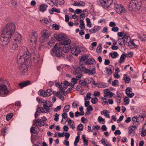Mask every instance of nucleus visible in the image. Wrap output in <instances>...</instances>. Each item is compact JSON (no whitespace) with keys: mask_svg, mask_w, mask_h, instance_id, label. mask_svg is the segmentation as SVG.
I'll return each instance as SVG.
<instances>
[{"mask_svg":"<svg viewBox=\"0 0 146 146\" xmlns=\"http://www.w3.org/2000/svg\"><path fill=\"white\" fill-rule=\"evenodd\" d=\"M15 28V24L12 23H7L3 27L0 37V44L1 45H6L8 44Z\"/></svg>","mask_w":146,"mask_h":146,"instance_id":"obj_1","label":"nucleus"},{"mask_svg":"<svg viewBox=\"0 0 146 146\" xmlns=\"http://www.w3.org/2000/svg\"><path fill=\"white\" fill-rule=\"evenodd\" d=\"M70 45L64 46L62 48L60 45L57 43L53 47L50 51L51 54L53 56H56L57 57H64L65 53L68 52L71 49Z\"/></svg>","mask_w":146,"mask_h":146,"instance_id":"obj_2","label":"nucleus"},{"mask_svg":"<svg viewBox=\"0 0 146 146\" xmlns=\"http://www.w3.org/2000/svg\"><path fill=\"white\" fill-rule=\"evenodd\" d=\"M142 4V0H131L128 5V9L130 11L139 10Z\"/></svg>","mask_w":146,"mask_h":146,"instance_id":"obj_3","label":"nucleus"},{"mask_svg":"<svg viewBox=\"0 0 146 146\" xmlns=\"http://www.w3.org/2000/svg\"><path fill=\"white\" fill-rule=\"evenodd\" d=\"M113 0H98V4L105 9H108L112 4Z\"/></svg>","mask_w":146,"mask_h":146,"instance_id":"obj_4","label":"nucleus"},{"mask_svg":"<svg viewBox=\"0 0 146 146\" xmlns=\"http://www.w3.org/2000/svg\"><path fill=\"white\" fill-rule=\"evenodd\" d=\"M31 56L30 53L27 50V51L25 52L22 55L20 54V58H19V62H22L23 63H26V59L30 58Z\"/></svg>","mask_w":146,"mask_h":146,"instance_id":"obj_5","label":"nucleus"},{"mask_svg":"<svg viewBox=\"0 0 146 146\" xmlns=\"http://www.w3.org/2000/svg\"><path fill=\"white\" fill-rule=\"evenodd\" d=\"M68 90H66V92L64 91L62 89H60L59 91H54L53 92V95L57 97L58 98L62 100H63L64 99V96L62 95V94L64 96L66 95L68 92L66 93Z\"/></svg>","mask_w":146,"mask_h":146,"instance_id":"obj_6","label":"nucleus"},{"mask_svg":"<svg viewBox=\"0 0 146 146\" xmlns=\"http://www.w3.org/2000/svg\"><path fill=\"white\" fill-rule=\"evenodd\" d=\"M37 36V34L36 31H34L32 33L31 38L30 40V44L31 45H32L33 48H35L36 45Z\"/></svg>","mask_w":146,"mask_h":146,"instance_id":"obj_7","label":"nucleus"},{"mask_svg":"<svg viewBox=\"0 0 146 146\" xmlns=\"http://www.w3.org/2000/svg\"><path fill=\"white\" fill-rule=\"evenodd\" d=\"M114 9L115 11L119 14L122 13H126V10L123 6L121 5L115 4H114Z\"/></svg>","mask_w":146,"mask_h":146,"instance_id":"obj_8","label":"nucleus"},{"mask_svg":"<svg viewBox=\"0 0 146 146\" xmlns=\"http://www.w3.org/2000/svg\"><path fill=\"white\" fill-rule=\"evenodd\" d=\"M21 64L19 66V69L20 70V72L22 74L24 75H26L28 74V69L26 64L23 63L21 62H20Z\"/></svg>","mask_w":146,"mask_h":146,"instance_id":"obj_9","label":"nucleus"},{"mask_svg":"<svg viewBox=\"0 0 146 146\" xmlns=\"http://www.w3.org/2000/svg\"><path fill=\"white\" fill-rule=\"evenodd\" d=\"M81 47L76 46L73 47L71 49V53L73 55L77 56L78 54L81 52Z\"/></svg>","mask_w":146,"mask_h":146,"instance_id":"obj_10","label":"nucleus"},{"mask_svg":"<svg viewBox=\"0 0 146 146\" xmlns=\"http://www.w3.org/2000/svg\"><path fill=\"white\" fill-rule=\"evenodd\" d=\"M42 34L41 37L40 38V41L41 42L46 41V39L49 37L48 32L46 30H43L42 31Z\"/></svg>","mask_w":146,"mask_h":146,"instance_id":"obj_11","label":"nucleus"},{"mask_svg":"<svg viewBox=\"0 0 146 146\" xmlns=\"http://www.w3.org/2000/svg\"><path fill=\"white\" fill-rule=\"evenodd\" d=\"M55 91H52L50 89H48L46 91H42L40 92L39 94L41 96L43 97L49 96L52 94H53V92Z\"/></svg>","mask_w":146,"mask_h":146,"instance_id":"obj_12","label":"nucleus"},{"mask_svg":"<svg viewBox=\"0 0 146 146\" xmlns=\"http://www.w3.org/2000/svg\"><path fill=\"white\" fill-rule=\"evenodd\" d=\"M131 40V37L126 35H124L122 38H118V40H120L124 43L126 42L127 43Z\"/></svg>","mask_w":146,"mask_h":146,"instance_id":"obj_13","label":"nucleus"},{"mask_svg":"<svg viewBox=\"0 0 146 146\" xmlns=\"http://www.w3.org/2000/svg\"><path fill=\"white\" fill-rule=\"evenodd\" d=\"M31 84V82L29 80H27L22 82L19 83V87L21 89L26 87L28 85H30Z\"/></svg>","mask_w":146,"mask_h":146,"instance_id":"obj_14","label":"nucleus"},{"mask_svg":"<svg viewBox=\"0 0 146 146\" xmlns=\"http://www.w3.org/2000/svg\"><path fill=\"white\" fill-rule=\"evenodd\" d=\"M96 68L95 66H94L92 69L90 70V69L86 68V70H85V73L88 74L89 75H93L96 73L95 71Z\"/></svg>","mask_w":146,"mask_h":146,"instance_id":"obj_15","label":"nucleus"},{"mask_svg":"<svg viewBox=\"0 0 146 146\" xmlns=\"http://www.w3.org/2000/svg\"><path fill=\"white\" fill-rule=\"evenodd\" d=\"M54 37L58 40L60 41V42L62 41H64L66 38V37L64 34H60L59 35L56 34L54 35Z\"/></svg>","mask_w":146,"mask_h":146,"instance_id":"obj_16","label":"nucleus"},{"mask_svg":"<svg viewBox=\"0 0 146 146\" xmlns=\"http://www.w3.org/2000/svg\"><path fill=\"white\" fill-rule=\"evenodd\" d=\"M54 37L58 40L60 41V42L62 41H64L66 38V37L64 34H60L59 35L56 34L54 35Z\"/></svg>","mask_w":146,"mask_h":146,"instance_id":"obj_17","label":"nucleus"},{"mask_svg":"<svg viewBox=\"0 0 146 146\" xmlns=\"http://www.w3.org/2000/svg\"><path fill=\"white\" fill-rule=\"evenodd\" d=\"M132 89L131 88L128 87L126 90V95L130 98H132L134 96V93H132Z\"/></svg>","mask_w":146,"mask_h":146,"instance_id":"obj_18","label":"nucleus"},{"mask_svg":"<svg viewBox=\"0 0 146 146\" xmlns=\"http://www.w3.org/2000/svg\"><path fill=\"white\" fill-rule=\"evenodd\" d=\"M134 40H130L128 43V45L131 48H136L137 47V46L133 42Z\"/></svg>","mask_w":146,"mask_h":146,"instance_id":"obj_19","label":"nucleus"},{"mask_svg":"<svg viewBox=\"0 0 146 146\" xmlns=\"http://www.w3.org/2000/svg\"><path fill=\"white\" fill-rule=\"evenodd\" d=\"M27 51V49L26 47L25 46H23L21 47H20L19 50V53L22 55L25 52Z\"/></svg>","mask_w":146,"mask_h":146,"instance_id":"obj_20","label":"nucleus"},{"mask_svg":"<svg viewBox=\"0 0 146 146\" xmlns=\"http://www.w3.org/2000/svg\"><path fill=\"white\" fill-rule=\"evenodd\" d=\"M141 137H144L146 135V124H145L142 128V131L140 133Z\"/></svg>","mask_w":146,"mask_h":146,"instance_id":"obj_21","label":"nucleus"},{"mask_svg":"<svg viewBox=\"0 0 146 146\" xmlns=\"http://www.w3.org/2000/svg\"><path fill=\"white\" fill-rule=\"evenodd\" d=\"M71 42V40L69 39H66L64 41H62L60 42V44L64 46L70 45L69 44Z\"/></svg>","mask_w":146,"mask_h":146,"instance_id":"obj_22","label":"nucleus"},{"mask_svg":"<svg viewBox=\"0 0 146 146\" xmlns=\"http://www.w3.org/2000/svg\"><path fill=\"white\" fill-rule=\"evenodd\" d=\"M100 27L99 26H95L91 30H89V32L90 34L96 33L100 29Z\"/></svg>","mask_w":146,"mask_h":146,"instance_id":"obj_23","label":"nucleus"},{"mask_svg":"<svg viewBox=\"0 0 146 146\" xmlns=\"http://www.w3.org/2000/svg\"><path fill=\"white\" fill-rule=\"evenodd\" d=\"M86 64H95L96 62L95 60L93 58H90L88 59L86 61Z\"/></svg>","mask_w":146,"mask_h":146,"instance_id":"obj_24","label":"nucleus"},{"mask_svg":"<svg viewBox=\"0 0 146 146\" xmlns=\"http://www.w3.org/2000/svg\"><path fill=\"white\" fill-rule=\"evenodd\" d=\"M47 7V5L46 4H42L40 6L39 8V10L40 11L43 12L46 10Z\"/></svg>","mask_w":146,"mask_h":146,"instance_id":"obj_25","label":"nucleus"},{"mask_svg":"<svg viewBox=\"0 0 146 146\" xmlns=\"http://www.w3.org/2000/svg\"><path fill=\"white\" fill-rule=\"evenodd\" d=\"M9 93V91L8 90H0V96L1 97H4L6 96Z\"/></svg>","mask_w":146,"mask_h":146,"instance_id":"obj_26","label":"nucleus"},{"mask_svg":"<svg viewBox=\"0 0 146 146\" xmlns=\"http://www.w3.org/2000/svg\"><path fill=\"white\" fill-rule=\"evenodd\" d=\"M73 73L74 75H76L79 73H81V72L79 67H77L75 68L74 71H73Z\"/></svg>","mask_w":146,"mask_h":146,"instance_id":"obj_27","label":"nucleus"},{"mask_svg":"<svg viewBox=\"0 0 146 146\" xmlns=\"http://www.w3.org/2000/svg\"><path fill=\"white\" fill-rule=\"evenodd\" d=\"M137 117L136 116H133L132 118V121L133 122V124L135 125H137L139 124V123L137 121Z\"/></svg>","mask_w":146,"mask_h":146,"instance_id":"obj_28","label":"nucleus"},{"mask_svg":"<svg viewBox=\"0 0 146 146\" xmlns=\"http://www.w3.org/2000/svg\"><path fill=\"white\" fill-rule=\"evenodd\" d=\"M118 54L117 52H113L112 53L110 52L109 54L110 56L113 58H116L118 56Z\"/></svg>","mask_w":146,"mask_h":146,"instance_id":"obj_29","label":"nucleus"},{"mask_svg":"<svg viewBox=\"0 0 146 146\" xmlns=\"http://www.w3.org/2000/svg\"><path fill=\"white\" fill-rule=\"evenodd\" d=\"M126 56L125 54H122L121 57L119 62V63H121L124 61V60L126 58Z\"/></svg>","mask_w":146,"mask_h":146,"instance_id":"obj_30","label":"nucleus"},{"mask_svg":"<svg viewBox=\"0 0 146 146\" xmlns=\"http://www.w3.org/2000/svg\"><path fill=\"white\" fill-rule=\"evenodd\" d=\"M42 123V122L40 120V119H38L36 121L35 123L36 125L37 126H42L44 125H43V123Z\"/></svg>","mask_w":146,"mask_h":146,"instance_id":"obj_31","label":"nucleus"},{"mask_svg":"<svg viewBox=\"0 0 146 146\" xmlns=\"http://www.w3.org/2000/svg\"><path fill=\"white\" fill-rule=\"evenodd\" d=\"M80 25L79 27L81 29H85V26L84 21L82 20H80Z\"/></svg>","mask_w":146,"mask_h":146,"instance_id":"obj_32","label":"nucleus"},{"mask_svg":"<svg viewBox=\"0 0 146 146\" xmlns=\"http://www.w3.org/2000/svg\"><path fill=\"white\" fill-rule=\"evenodd\" d=\"M123 80L125 83H129L130 81V78L129 76H127L125 77H123Z\"/></svg>","mask_w":146,"mask_h":146,"instance_id":"obj_33","label":"nucleus"},{"mask_svg":"<svg viewBox=\"0 0 146 146\" xmlns=\"http://www.w3.org/2000/svg\"><path fill=\"white\" fill-rule=\"evenodd\" d=\"M82 13H81V14L80 15V19L82 18V19H84V18L86 17V16H87L88 15H86V14L84 12H86L87 11L85 10H83L82 11Z\"/></svg>","mask_w":146,"mask_h":146,"instance_id":"obj_34","label":"nucleus"},{"mask_svg":"<svg viewBox=\"0 0 146 146\" xmlns=\"http://www.w3.org/2000/svg\"><path fill=\"white\" fill-rule=\"evenodd\" d=\"M138 37L141 40L143 41H146V35L143 34L139 36Z\"/></svg>","mask_w":146,"mask_h":146,"instance_id":"obj_35","label":"nucleus"},{"mask_svg":"<svg viewBox=\"0 0 146 146\" xmlns=\"http://www.w3.org/2000/svg\"><path fill=\"white\" fill-rule=\"evenodd\" d=\"M105 70L106 72V75L108 76H110L112 74V71L111 70L109 69V68L107 67H106Z\"/></svg>","mask_w":146,"mask_h":146,"instance_id":"obj_36","label":"nucleus"},{"mask_svg":"<svg viewBox=\"0 0 146 146\" xmlns=\"http://www.w3.org/2000/svg\"><path fill=\"white\" fill-rule=\"evenodd\" d=\"M85 81L84 80H80L79 82V84L80 85L82 86L88 87V85L87 84Z\"/></svg>","mask_w":146,"mask_h":146,"instance_id":"obj_37","label":"nucleus"},{"mask_svg":"<svg viewBox=\"0 0 146 146\" xmlns=\"http://www.w3.org/2000/svg\"><path fill=\"white\" fill-rule=\"evenodd\" d=\"M79 67L81 72H85V70H86V68L85 66L83 64L79 66Z\"/></svg>","mask_w":146,"mask_h":146,"instance_id":"obj_38","label":"nucleus"},{"mask_svg":"<svg viewBox=\"0 0 146 146\" xmlns=\"http://www.w3.org/2000/svg\"><path fill=\"white\" fill-rule=\"evenodd\" d=\"M70 107V106L69 105L66 106L64 108L63 112H68L69 110Z\"/></svg>","mask_w":146,"mask_h":146,"instance_id":"obj_39","label":"nucleus"},{"mask_svg":"<svg viewBox=\"0 0 146 146\" xmlns=\"http://www.w3.org/2000/svg\"><path fill=\"white\" fill-rule=\"evenodd\" d=\"M86 20L87 23V26L89 27H92V25L90 19L88 18H87L86 19Z\"/></svg>","mask_w":146,"mask_h":146,"instance_id":"obj_40","label":"nucleus"},{"mask_svg":"<svg viewBox=\"0 0 146 146\" xmlns=\"http://www.w3.org/2000/svg\"><path fill=\"white\" fill-rule=\"evenodd\" d=\"M36 112L38 113H44L45 111L44 110V108L42 107H38L37 108Z\"/></svg>","mask_w":146,"mask_h":146,"instance_id":"obj_41","label":"nucleus"},{"mask_svg":"<svg viewBox=\"0 0 146 146\" xmlns=\"http://www.w3.org/2000/svg\"><path fill=\"white\" fill-rule=\"evenodd\" d=\"M8 90L5 84H0V90Z\"/></svg>","mask_w":146,"mask_h":146,"instance_id":"obj_42","label":"nucleus"},{"mask_svg":"<svg viewBox=\"0 0 146 146\" xmlns=\"http://www.w3.org/2000/svg\"><path fill=\"white\" fill-rule=\"evenodd\" d=\"M78 130L81 131H82L83 129V125L82 124H79L77 128Z\"/></svg>","mask_w":146,"mask_h":146,"instance_id":"obj_43","label":"nucleus"},{"mask_svg":"<svg viewBox=\"0 0 146 146\" xmlns=\"http://www.w3.org/2000/svg\"><path fill=\"white\" fill-rule=\"evenodd\" d=\"M86 84L90 83L93 80V79L91 78H86L84 79Z\"/></svg>","mask_w":146,"mask_h":146,"instance_id":"obj_44","label":"nucleus"},{"mask_svg":"<svg viewBox=\"0 0 146 146\" xmlns=\"http://www.w3.org/2000/svg\"><path fill=\"white\" fill-rule=\"evenodd\" d=\"M98 99L96 98H93L91 99V101L92 103L94 104H95L98 102Z\"/></svg>","mask_w":146,"mask_h":146,"instance_id":"obj_45","label":"nucleus"},{"mask_svg":"<svg viewBox=\"0 0 146 146\" xmlns=\"http://www.w3.org/2000/svg\"><path fill=\"white\" fill-rule=\"evenodd\" d=\"M18 46L16 43H13L11 47V49L14 50H17L18 49Z\"/></svg>","mask_w":146,"mask_h":146,"instance_id":"obj_46","label":"nucleus"},{"mask_svg":"<svg viewBox=\"0 0 146 146\" xmlns=\"http://www.w3.org/2000/svg\"><path fill=\"white\" fill-rule=\"evenodd\" d=\"M98 121L99 122H102V124H104L105 123L104 119L103 118L100 116H99L98 119Z\"/></svg>","mask_w":146,"mask_h":146,"instance_id":"obj_47","label":"nucleus"},{"mask_svg":"<svg viewBox=\"0 0 146 146\" xmlns=\"http://www.w3.org/2000/svg\"><path fill=\"white\" fill-rule=\"evenodd\" d=\"M13 114L12 113H10L7 114L6 116V119L7 121H9L13 116Z\"/></svg>","mask_w":146,"mask_h":146,"instance_id":"obj_48","label":"nucleus"},{"mask_svg":"<svg viewBox=\"0 0 146 146\" xmlns=\"http://www.w3.org/2000/svg\"><path fill=\"white\" fill-rule=\"evenodd\" d=\"M101 50H102L101 44H99L98 46V47L97 48L96 51L97 53H100L101 52Z\"/></svg>","mask_w":146,"mask_h":146,"instance_id":"obj_49","label":"nucleus"},{"mask_svg":"<svg viewBox=\"0 0 146 146\" xmlns=\"http://www.w3.org/2000/svg\"><path fill=\"white\" fill-rule=\"evenodd\" d=\"M118 82L117 80H115L112 82V85L114 86H118Z\"/></svg>","mask_w":146,"mask_h":146,"instance_id":"obj_50","label":"nucleus"},{"mask_svg":"<svg viewBox=\"0 0 146 146\" xmlns=\"http://www.w3.org/2000/svg\"><path fill=\"white\" fill-rule=\"evenodd\" d=\"M102 143L104 146H106L107 144V141L104 138H102L101 140Z\"/></svg>","mask_w":146,"mask_h":146,"instance_id":"obj_51","label":"nucleus"},{"mask_svg":"<svg viewBox=\"0 0 146 146\" xmlns=\"http://www.w3.org/2000/svg\"><path fill=\"white\" fill-rule=\"evenodd\" d=\"M52 27L53 29H54L56 30H58L59 29V26L58 25L56 24H53L52 26Z\"/></svg>","mask_w":146,"mask_h":146,"instance_id":"obj_52","label":"nucleus"},{"mask_svg":"<svg viewBox=\"0 0 146 146\" xmlns=\"http://www.w3.org/2000/svg\"><path fill=\"white\" fill-rule=\"evenodd\" d=\"M60 86L62 90H64V89H65L67 88V86L65 84H64L62 82H61Z\"/></svg>","mask_w":146,"mask_h":146,"instance_id":"obj_53","label":"nucleus"},{"mask_svg":"<svg viewBox=\"0 0 146 146\" xmlns=\"http://www.w3.org/2000/svg\"><path fill=\"white\" fill-rule=\"evenodd\" d=\"M7 128L6 127H5L3 128L2 129L1 131V133L4 136L5 135V133L7 132Z\"/></svg>","mask_w":146,"mask_h":146,"instance_id":"obj_54","label":"nucleus"},{"mask_svg":"<svg viewBox=\"0 0 146 146\" xmlns=\"http://www.w3.org/2000/svg\"><path fill=\"white\" fill-rule=\"evenodd\" d=\"M91 93H88L87 94L85 98V100H89L91 98Z\"/></svg>","mask_w":146,"mask_h":146,"instance_id":"obj_55","label":"nucleus"},{"mask_svg":"<svg viewBox=\"0 0 146 146\" xmlns=\"http://www.w3.org/2000/svg\"><path fill=\"white\" fill-rule=\"evenodd\" d=\"M124 101L125 103L128 104L129 102V100L128 97H126L124 98Z\"/></svg>","mask_w":146,"mask_h":146,"instance_id":"obj_56","label":"nucleus"},{"mask_svg":"<svg viewBox=\"0 0 146 146\" xmlns=\"http://www.w3.org/2000/svg\"><path fill=\"white\" fill-rule=\"evenodd\" d=\"M57 1L58 3L61 5L64 4L65 2L64 0H57Z\"/></svg>","mask_w":146,"mask_h":146,"instance_id":"obj_57","label":"nucleus"},{"mask_svg":"<svg viewBox=\"0 0 146 146\" xmlns=\"http://www.w3.org/2000/svg\"><path fill=\"white\" fill-rule=\"evenodd\" d=\"M81 120L82 122L84 123H86L87 121V119L83 117H82Z\"/></svg>","mask_w":146,"mask_h":146,"instance_id":"obj_58","label":"nucleus"},{"mask_svg":"<svg viewBox=\"0 0 146 146\" xmlns=\"http://www.w3.org/2000/svg\"><path fill=\"white\" fill-rule=\"evenodd\" d=\"M54 116L55 117L54 118V120L56 121H58V120L59 119V115L57 113H56L54 115Z\"/></svg>","mask_w":146,"mask_h":146,"instance_id":"obj_59","label":"nucleus"},{"mask_svg":"<svg viewBox=\"0 0 146 146\" xmlns=\"http://www.w3.org/2000/svg\"><path fill=\"white\" fill-rule=\"evenodd\" d=\"M100 94V93L98 91H95L94 93V96H99Z\"/></svg>","mask_w":146,"mask_h":146,"instance_id":"obj_60","label":"nucleus"},{"mask_svg":"<svg viewBox=\"0 0 146 146\" xmlns=\"http://www.w3.org/2000/svg\"><path fill=\"white\" fill-rule=\"evenodd\" d=\"M109 25L111 27H113L116 26V24L114 22H111L110 23Z\"/></svg>","mask_w":146,"mask_h":146,"instance_id":"obj_61","label":"nucleus"},{"mask_svg":"<svg viewBox=\"0 0 146 146\" xmlns=\"http://www.w3.org/2000/svg\"><path fill=\"white\" fill-rule=\"evenodd\" d=\"M65 133V134L64 135L65 136V139L66 140H68L70 136V134L68 132Z\"/></svg>","mask_w":146,"mask_h":146,"instance_id":"obj_62","label":"nucleus"},{"mask_svg":"<svg viewBox=\"0 0 146 146\" xmlns=\"http://www.w3.org/2000/svg\"><path fill=\"white\" fill-rule=\"evenodd\" d=\"M93 110V108L91 106H89L86 108L87 112L92 111Z\"/></svg>","mask_w":146,"mask_h":146,"instance_id":"obj_63","label":"nucleus"},{"mask_svg":"<svg viewBox=\"0 0 146 146\" xmlns=\"http://www.w3.org/2000/svg\"><path fill=\"white\" fill-rule=\"evenodd\" d=\"M119 30V28L118 27H113L111 29V31L114 32H117Z\"/></svg>","mask_w":146,"mask_h":146,"instance_id":"obj_64","label":"nucleus"}]
</instances>
